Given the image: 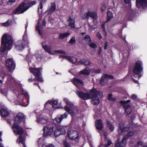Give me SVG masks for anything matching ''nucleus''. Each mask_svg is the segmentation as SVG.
Returning a JSON list of instances; mask_svg holds the SVG:
<instances>
[{
	"label": "nucleus",
	"mask_w": 147,
	"mask_h": 147,
	"mask_svg": "<svg viewBox=\"0 0 147 147\" xmlns=\"http://www.w3.org/2000/svg\"><path fill=\"white\" fill-rule=\"evenodd\" d=\"M42 45L44 50L50 54L54 55L57 53L66 54V52L63 50H54L51 46H47L45 42L42 43Z\"/></svg>",
	"instance_id": "nucleus-10"
},
{
	"label": "nucleus",
	"mask_w": 147,
	"mask_h": 147,
	"mask_svg": "<svg viewBox=\"0 0 147 147\" xmlns=\"http://www.w3.org/2000/svg\"><path fill=\"white\" fill-rule=\"evenodd\" d=\"M57 100H49L45 104V108H48V107L52 106V107L58 108L60 107L57 106Z\"/></svg>",
	"instance_id": "nucleus-18"
},
{
	"label": "nucleus",
	"mask_w": 147,
	"mask_h": 147,
	"mask_svg": "<svg viewBox=\"0 0 147 147\" xmlns=\"http://www.w3.org/2000/svg\"><path fill=\"white\" fill-rule=\"evenodd\" d=\"M95 126L98 131L100 134L101 137L104 136L105 138V142L107 143L105 144V147H107L111 144V141L109 139L107 138V133L106 132H104L102 130L103 128L102 122L100 119L97 120L95 121Z\"/></svg>",
	"instance_id": "nucleus-6"
},
{
	"label": "nucleus",
	"mask_w": 147,
	"mask_h": 147,
	"mask_svg": "<svg viewBox=\"0 0 147 147\" xmlns=\"http://www.w3.org/2000/svg\"><path fill=\"white\" fill-rule=\"evenodd\" d=\"M67 137L70 140L77 142L78 141L79 136L78 132L76 130H71L67 133Z\"/></svg>",
	"instance_id": "nucleus-12"
},
{
	"label": "nucleus",
	"mask_w": 147,
	"mask_h": 147,
	"mask_svg": "<svg viewBox=\"0 0 147 147\" xmlns=\"http://www.w3.org/2000/svg\"><path fill=\"white\" fill-rule=\"evenodd\" d=\"M36 122L38 124H46L48 121V119L46 117H43L40 115L36 116Z\"/></svg>",
	"instance_id": "nucleus-20"
},
{
	"label": "nucleus",
	"mask_w": 147,
	"mask_h": 147,
	"mask_svg": "<svg viewBox=\"0 0 147 147\" xmlns=\"http://www.w3.org/2000/svg\"><path fill=\"white\" fill-rule=\"evenodd\" d=\"M113 78V76L111 75L105 74L101 78L100 83L102 84L105 80L111 79Z\"/></svg>",
	"instance_id": "nucleus-30"
},
{
	"label": "nucleus",
	"mask_w": 147,
	"mask_h": 147,
	"mask_svg": "<svg viewBox=\"0 0 147 147\" xmlns=\"http://www.w3.org/2000/svg\"><path fill=\"white\" fill-rule=\"evenodd\" d=\"M142 63L140 61H137L133 70V75L134 77L138 79L142 76L141 74L143 69L142 66Z\"/></svg>",
	"instance_id": "nucleus-9"
},
{
	"label": "nucleus",
	"mask_w": 147,
	"mask_h": 147,
	"mask_svg": "<svg viewBox=\"0 0 147 147\" xmlns=\"http://www.w3.org/2000/svg\"><path fill=\"white\" fill-rule=\"evenodd\" d=\"M72 82L75 86L78 88H80V86L83 85V82L80 80L76 78H73Z\"/></svg>",
	"instance_id": "nucleus-25"
},
{
	"label": "nucleus",
	"mask_w": 147,
	"mask_h": 147,
	"mask_svg": "<svg viewBox=\"0 0 147 147\" xmlns=\"http://www.w3.org/2000/svg\"><path fill=\"white\" fill-rule=\"evenodd\" d=\"M63 101L66 103L67 105L70 107V108H69L67 106H65V111L69 112L72 116L77 113L76 107L74 106L71 102L66 98H64Z\"/></svg>",
	"instance_id": "nucleus-8"
},
{
	"label": "nucleus",
	"mask_w": 147,
	"mask_h": 147,
	"mask_svg": "<svg viewBox=\"0 0 147 147\" xmlns=\"http://www.w3.org/2000/svg\"><path fill=\"white\" fill-rule=\"evenodd\" d=\"M130 100H128L126 101H121L120 103L122 104L125 109V112L127 115H129L131 111V109L130 106L128 104V102H129Z\"/></svg>",
	"instance_id": "nucleus-17"
},
{
	"label": "nucleus",
	"mask_w": 147,
	"mask_h": 147,
	"mask_svg": "<svg viewBox=\"0 0 147 147\" xmlns=\"http://www.w3.org/2000/svg\"><path fill=\"white\" fill-rule=\"evenodd\" d=\"M68 114L66 113H64L63 115L57 116L53 120V122L54 123H60L61 122L62 119L67 117Z\"/></svg>",
	"instance_id": "nucleus-22"
},
{
	"label": "nucleus",
	"mask_w": 147,
	"mask_h": 147,
	"mask_svg": "<svg viewBox=\"0 0 147 147\" xmlns=\"http://www.w3.org/2000/svg\"><path fill=\"white\" fill-rule=\"evenodd\" d=\"M46 2V0H41L40 1L38 9V12L39 14H40L42 13L43 5Z\"/></svg>",
	"instance_id": "nucleus-31"
},
{
	"label": "nucleus",
	"mask_w": 147,
	"mask_h": 147,
	"mask_svg": "<svg viewBox=\"0 0 147 147\" xmlns=\"http://www.w3.org/2000/svg\"><path fill=\"white\" fill-rule=\"evenodd\" d=\"M136 5L138 8L142 6L143 8H144L147 7V0H136Z\"/></svg>",
	"instance_id": "nucleus-21"
},
{
	"label": "nucleus",
	"mask_w": 147,
	"mask_h": 147,
	"mask_svg": "<svg viewBox=\"0 0 147 147\" xmlns=\"http://www.w3.org/2000/svg\"><path fill=\"white\" fill-rule=\"evenodd\" d=\"M70 34L69 32L61 33L59 34V37L60 39H63L69 35Z\"/></svg>",
	"instance_id": "nucleus-34"
},
{
	"label": "nucleus",
	"mask_w": 147,
	"mask_h": 147,
	"mask_svg": "<svg viewBox=\"0 0 147 147\" xmlns=\"http://www.w3.org/2000/svg\"><path fill=\"white\" fill-rule=\"evenodd\" d=\"M143 144L142 142V141H139L137 143V146H138L141 145H142Z\"/></svg>",
	"instance_id": "nucleus-54"
},
{
	"label": "nucleus",
	"mask_w": 147,
	"mask_h": 147,
	"mask_svg": "<svg viewBox=\"0 0 147 147\" xmlns=\"http://www.w3.org/2000/svg\"><path fill=\"white\" fill-rule=\"evenodd\" d=\"M80 62L85 65H88L90 64L89 61L85 59H83L80 60Z\"/></svg>",
	"instance_id": "nucleus-36"
},
{
	"label": "nucleus",
	"mask_w": 147,
	"mask_h": 147,
	"mask_svg": "<svg viewBox=\"0 0 147 147\" xmlns=\"http://www.w3.org/2000/svg\"><path fill=\"white\" fill-rule=\"evenodd\" d=\"M7 89L6 88H3L0 90V92L2 94L4 95H6L7 92Z\"/></svg>",
	"instance_id": "nucleus-39"
},
{
	"label": "nucleus",
	"mask_w": 147,
	"mask_h": 147,
	"mask_svg": "<svg viewBox=\"0 0 147 147\" xmlns=\"http://www.w3.org/2000/svg\"><path fill=\"white\" fill-rule=\"evenodd\" d=\"M6 76L5 73L3 71H2L0 73V77L2 79H4Z\"/></svg>",
	"instance_id": "nucleus-45"
},
{
	"label": "nucleus",
	"mask_w": 147,
	"mask_h": 147,
	"mask_svg": "<svg viewBox=\"0 0 147 147\" xmlns=\"http://www.w3.org/2000/svg\"><path fill=\"white\" fill-rule=\"evenodd\" d=\"M59 130L61 134H65L66 133V130L65 128H66L65 127L63 126H60L59 127Z\"/></svg>",
	"instance_id": "nucleus-35"
},
{
	"label": "nucleus",
	"mask_w": 147,
	"mask_h": 147,
	"mask_svg": "<svg viewBox=\"0 0 147 147\" xmlns=\"http://www.w3.org/2000/svg\"><path fill=\"white\" fill-rule=\"evenodd\" d=\"M134 82L136 83H138V81L137 80H135L133 79Z\"/></svg>",
	"instance_id": "nucleus-59"
},
{
	"label": "nucleus",
	"mask_w": 147,
	"mask_h": 147,
	"mask_svg": "<svg viewBox=\"0 0 147 147\" xmlns=\"http://www.w3.org/2000/svg\"><path fill=\"white\" fill-rule=\"evenodd\" d=\"M107 124L110 130L111 131H113L114 129V126L112 125L109 121H107Z\"/></svg>",
	"instance_id": "nucleus-38"
},
{
	"label": "nucleus",
	"mask_w": 147,
	"mask_h": 147,
	"mask_svg": "<svg viewBox=\"0 0 147 147\" xmlns=\"http://www.w3.org/2000/svg\"><path fill=\"white\" fill-rule=\"evenodd\" d=\"M15 1V0H9V1L7 2V4L8 5H10L11 4L13 3H14Z\"/></svg>",
	"instance_id": "nucleus-50"
},
{
	"label": "nucleus",
	"mask_w": 147,
	"mask_h": 147,
	"mask_svg": "<svg viewBox=\"0 0 147 147\" xmlns=\"http://www.w3.org/2000/svg\"><path fill=\"white\" fill-rule=\"evenodd\" d=\"M89 43V46L93 49H96L97 47L96 45L94 43L90 42Z\"/></svg>",
	"instance_id": "nucleus-43"
},
{
	"label": "nucleus",
	"mask_w": 147,
	"mask_h": 147,
	"mask_svg": "<svg viewBox=\"0 0 147 147\" xmlns=\"http://www.w3.org/2000/svg\"><path fill=\"white\" fill-rule=\"evenodd\" d=\"M89 17H91L95 20L97 19V16L96 13L92 12H87L86 14V18L88 19Z\"/></svg>",
	"instance_id": "nucleus-27"
},
{
	"label": "nucleus",
	"mask_w": 147,
	"mask_h": 147,
	"mask_svg": "<svg viewBox=\"0 0 147 147\" xmlns=\"http://www.w3.org/2000/svg\"><path fill=\"white\" fill-rule=\"evenodd\" d=\"M90 69L88 67H86L83 70L80 72V74L88 75L90 73Z\"/></svg>",
	"instance_id": "nucleus-32"
},
{
	"label": "nucleus",
	"mask_w": 147,
	"mask_h": 147,
	"mask_svg": "<svg viewBox=\"0 0 147 147\" xmlns=\"http://www.w3.org/2000/svg\"><path fill=\"white\" fill-rule=\"evenodd\" d=\"M107 20L106 22L102 23V28L103 29V33L105 36H106L107 35V34L105 28V25L107 22L111 20V19L112 18L113 16L112 12L110 11H108L107 12Z\"/></svg>",
	"instance_id": "nucleus-19"
},
{
	"label": "nucleus",
	"mask_w": 147,
	"mask_h": 147,
	"mask_svg": "<svg viewBox=\"0 0 147 147\" xmlns=\"http://www.w3.org/2000/svg\"><path fill=\"white\" fill-rule=\"evenodd\" d=\"M134 134V132L133 131H129L128 132L126 136L127 137H130L133 136Z\"/></svg>",
	"instance_id": "nucleus-46"
},
{
	"label": "nucleus",
	"mask_w": 147,
	"mask_h": 147,
	"mask_svg": "<svg viewBox=\"0 0 147 147\" xmlns=\"http://www.w3.org/2000/svg\"><path fill=\"white\" fill-rule=\"evenodd\" d=\"M67 22L68 23V26L70 27L71 29H74L75 28V22L74 19L71 18L70 17L69 19L67 20Z\"/></svg>",
	"instance_id": "nucleus-28"
},
{
	"label": "nucleus",
	"mask_w": 147,
	"mask_h": 147,
	"mask_svg": "<svg viewBox=\"0 0 147 147\" xmlns=\"http://www.w3.org/2000/svg\"><path fill=\"white\" fill-rule=\"evenodd\" d=\"M89 144L90 146L91 147H92V144L91 142H89Z\"/></svg>",
	"instance_id": "nucleus-63"
},
{
	"label": "nucleus",
	"mask_w": 147,
	"mask_h": 147,
	"mask_svg": "<svg viewBox=\"0 0 147 147\" xmlns=\"http://www.w3.org/2000/svg\"><path fill=\"white\" fill-rule=\"evenodd\" d=\"M28 43V41L27 39V35L25 32L23 36V40H19L16 43V49L19 51L22 50L27 46Z\"/></svg>",
	"instance_id": "nucleus-7"
},
{
	"label": "nucleus",
	"mask_w": 147,
	"mask_h": 147,
	"mask_svg": "<svg viewBox=\"0 0 147 147\" xmlns=\"http://www.w3.org/2000/svg\"><path fill=\"white\" fill-rule=\"evenodd\" d=\"M84 39L86 42L88 43H89L91 42V39L90 38L89 36L88 35H86L84 38Z\"/></svg>",
	"instance_id": "nucleus-41"
},
{
	"label": "nucleus",
	"mask_w": 147,
	"mask_h": 147,
	"mask_svg": "<svg viewBox=\"0 0 147 147\" xmlns=\"http://www.w3.org/2000/svg\"><path fill=\"white\" fill-rule=\"evenodd\" d=\"M11 23V20H8L6 22L2 23V25L3 26L6 27L8 26Z\"/></svg>",
	"instance_id": "nucleus-42"
},
{
	"label": "nucleus",
	"mask_w": 147,
	"mask_h": 147,
	"mask_svg": "<svg viewBox=\"0 0 147 147\" xmlns=\"http://www.w3.org/2000/svg\"><path fill=\"white\" fill-rule=\"evenodd\" d=\"M54 134L56 137H57L61 134L60 130H59V127L55 130L54 132Z\"/></svg>",
	"instance_id": "nucleus-37"
},
{
	"label": "nucleus",
	"mask_w": 147,
	"mask_h": 147,
	"mask_svg": "<svg viewBox=\"0 0 147 147\" xmlns=\"http://www.w3.org/2000/svg\"><path fill=\"white\" fill-rule=\"evenodd\" d=\"M124 2L127 4H129L131 0H124Z\"/></svg>",
	"instance_id": "nucleus-57"
},
{
	"label": "nucleus",
	"mask_w": 147,
	"mask_h": 147,
	"mask_svg": "<svg viewBox=\"0 0 147 147\" xmlns=\"http://www.w3.org/2000/svg\"><path fill=\"white\" fill-rule=\"evenodd\" d=\"M60 58H63L66 59L71 63H75L77 61V59L74 57H70L66 55L62 56L60 55Z\"/></svg>",
	"instance_id": "nucleus-23"
},
{
	"label": "nucleus",
	"mask_w": 147,
	"mask_h": 147,
	"mask_svg": "<svg viewBox=\"0 0 147 147\" xmlns=\"http://www.w3.org/2000/svg\"><path fill=\"white\" fill-rule=\"evenodd\" d=\"M0 147H4L2 144L0 143Z\"/></svg>",
	"instance_id": "nucleus-62"
},
{
	"label": "nucleus",
	"mask_w": 147,
	"mask_h": 147,
	"mask_svg": "<svg viewBox=\"0 0 147 147\" xmlns=\"http://www.w3.org/2000/svg\"><path fill=\"white\" fill-rule=\"evenodd\" d=\"M43 136L44 137H47L51 136L54 133L53 127L46 126L43 129Z\"/></svg>",
	"instance_id": "nucleus-15"
},
{
	"label": "nucleus",
	"mask_w": 147,
	"mask_h": 147,
	"mask_svg": "<svg viewBox=\"0 0 147 147\" xmlns=\"http://www.w3.org/2000/svg\"><path fill=\"white\" fill-rule=\"evenodd\" d=\"M18 93L19 95L17 96V100L19 104H21L24 107L27 106L29 102V96L28 93L21 87H20Z\"/></svg>",
	"instance_id": "nucleus-4"
},
{
	"label": "nucleus",
	"mask_w": 147,
	"mask_h": 147,
	"mask_svg": "<svg viewBox=\"0 0 147 147\" xmlns=\"http://www.w3.org/2000/svg\"><path fill=\"white\" fill-rule=\"evenodd\" d=\"M45 22L44 20H42L41 18L40 17H39L38 22L36 26V30L38 31V33L40 35L42 34V26L45 25Z\"/></svg>",
	"instance_id": "nucleus-16"
},
{
	"label": "nucleus",
	"mask_w": 147,
	"mask_h": 147,
	"mask_svg": "<svg viewBox=\"0 0 147 147\" xmlns=\"http://www.w3.org/2000/svg\"><path fill=\"white\" fill-rule=\"evenodd\" d=\"M119 127L121 132H124L129 130L130 128L129 127L125 126L123 123L119 124Z\"/></svg>",
	"instance_id": "nucleus-26"
},
{
	"label": "nucleus",
	"mask_w": 147,
	"mask_h": 147,
	"mask_svg": "<svg viewBox=\"0 0 147 147\" xmlns=\"http://www.w3.org/2000/svg\"><path fill=\"white\" fill-rule=\"evenodd\" d=\"M101 52V48L100 47L99 48L98 50V54L100 55Z\"/></svg>",
	"instance_id": "nucleus-56"
},
{
	"label": "nucleus",
	"mask_w": 147,
	"mask_h": 147,
	"mask_svg": "<svg viewBox=\"0 0 147 147\" xmlns=\"http://www.w3.org/2000/svg\"><path fill=\"white\" fill-rule=\"evenodd\" d=\"M0 82L1 83H2V82H3V81L2 80H0Z\"/></svg>",
	"instance_id": "nucleus-64"
},
{
	"label": "nucleus",
	"mask_w": 147,
	"mask_h": 147,
	"mask_svg": "<svg viewBox=\"0 0 147 147\" xmlns=\"http://www.w3.org/2000/svg\"><path fill=\"white\" fill-rule=\"evenodd\" d=\"M101 70L100 69H98L97 70H96L95 71V72L96 73H101Z\"/></svg>",
	"instance_id": "nucleus-55"
},
{
	"label": "nucleus",
	"mask_w": 147,
	"mask_h": 147,
	"mask_svg": "<svg viewBox=\"0 0 147 147\" xmlns=\"http://www.w3.org/2000/svg\"><path fill=\"white\" fill-rule=\"evenodd\" d=\"M120 140L118 139L117 141H116L115 144V147H124L126 141V138L124 137L122 140L119 143Z\"/></svg>",
	"instance_id": "nucleus-24"
},
{
	"label": "nucleus",
	"mask_w": 147,
	"mask_h": 147,
	"mask_svg": "<svg viewBox=\"0 0 147 147\" xmlns=\"http://www.w3.org/2000/svg\"><path fill=\"white\" fill-rule=\"evenodd\" d=\"M112 95L111 94H109L108 96V99L109 100L111 101H115V99L114 98L112 97Z\"/></svg>",
	"instance_id": "nucleus-44"
},
{
	"label": "nucleus",
	"mask_w": 147,
	"mask_h": 147,
	"mask_svg": "<svg viewBox=\"0 0 147 147\" xmlns=\"http://www.w3.org/2000/svg\"><path fill=\"white\" fill-rule=\"evenodd\" d=\"M7 122L8 123H9L10 125L11 123V120H7Z\"/></svg>",
	"instance_id": "nucleus-60"
},
{
	"label": "nucleus",
	"mask_w": 147,
	"mask_h": 147,
	"mask_svg": "<svg viewBox=\"0 0 147 147\" xmlns=\"http://www.w3.org/2000/svg\"><path fill=\"white\" fill-rule=\"evenodd\" d=\"M96 36L99 39H101L102 38V36L99 32L97 33L96 35Z\"/></svg>",
	"instance_id": "nucleus-49"
},
{
	"label": "nucleus",
	"mask_w": 147,
	"mask_h": 147,
	"mask_svg": "<svg viewBox=\"0 0 147 147\" xmlns=\"http://www.w3.org/2000/svg\"><path fill=\"white\" fill-rule=\"evenodd\" d=\"M106 5H104L103 6H102L101 7L100 9L101 11H104L105 9Z\"/></svg>",
	"instance_id": "nucleus-53"
},
{
	"label": "nucleus",
	"mask_w": 147,
	"mask_h": 147,
	"mask_svg": "<svg viewBox=\"0 0 147 147\" xmlns=\"http://www.w3.org/2000/svg\"><path fill=\"white\" fill-rule=\"evenodd\" d=\"M36 3V2L34 1L28 3L27 1H26L20 4L19 7L14 10L13 12L16 14L23 13L28 10L30 7Z\"/></svg>",
	"instance_id": "nucleus-5"
},
{
	"label": "nucleus",
	"mask_w": 147,
	"mask_h": 147,
	"mask_svg": "<svg viewBox=\"0 0 147 147\" xmlns=\"http://www.w3.org/2000/svg\"><path fill=\"white\" fill-rule=\"evenodd\" d=\"M0 113L1 116L3 117H6L9 114V111L6 108L1 109Z\"/></svg>",
	"instance_id": "nucleus-29"
},
{
	"label": "nucleus",
	"mask_w": 147,
	"mask_h": 147,
	"mask_svg": "<svg viewBox=\"0 0 147 147\" xmlns=\"http://www.w3.org/2000/svg\"><path fill=\"white\" fill-rule=\"evenodd\" d=\"M64 144L65 146V147H71L67 142L66 141H64Z\"/></svg>",
	"instance_id": "nucleus-51"
},
{
	"label": "nucleus",
	"mask_w": 147,
	"mask_h": 147,
	"mask_svg": "<svg viewBox=\"0 0 147 147\" xmlns=\"http://www.w3.org/2000/svg\"><path fill=\"white\" fill-rule=\"evenodd\" d=\"M108 45V42L107 41H106L105 43V46H104V49H107V46Z\"/></svg>",
	"instance_id": "nucleus-52"
},
{
	"label": "nucleus",
	"mask_w": 147,
	"mask_h": 147,
	"mask_svg": "<svg viewBox=\"0 0 147 147\" xmlns=\"http://www.w3.org/2000/svg\"><path fill=\"white\" fill-rule=\"evenodd\" d=\"M4 3V2L3 1H2V2L0 3V5H2Z\"/></svg>",
	"instance_id": "nucleus-61"
},
{
	"label": "nucleus",
	"mask_w": 147,
	"mask_h": 147,
	"mask_svg": "<svg viewBox=\"0 0 147 147\" xmlns=\"http://www.w3.org/2000/svg\"><path fill=\"white\" fill-rule=\"evenodd\" d=\"M13 40L11 36L5 34L2 38V46L0 49V54L4 56V53L7 50H10L11 48Z\"/></svg>",
	"instance_id": "nucleus-3"
},
{
	"label": "nucleus",
	"mask_w": 147,
	"mask_h": 147,
	"mask_svg": "<svg viewBox=\"0 0 147 147\" xmlns=\"http://www.w3.org/2000/svg\"><path fill=\"white\" fill-rule=\"evenodd\" d=\"M76 93L80 98L84 100L92 99L91 102L94 105L99 103V98L103 96L102 92L97 90L95 88L91 89L90 93H84L78 91L76 92Z\"/></svg>",
	"instance_id": "nucleus-1"
},
{
	"label": "nucleus",
	"mask_w": 147,
	"mask_h": 147,
	"mask_svg": "<svg viewBox=\"0 0 147 147\" xmlns=\"http://www.w3.org/2000/svg\"><path fill=\"white\" fill-rule=\"evenodd\" d=\"M6 67L9 72L12 71L15 67V64L13 59L9 58L6 61Z\"/></svg>",
	"instance_id": "nucleus-13"
},
{
	"label": "nucleus",
	"mask_w": 147,
	"mask_h": 147,
	"mask_svg": "<svg viewBox=\"0 0 147 147\" xmlns=\"http://www.w3.org/2000/svg\"><path fill=\"white\" fill-rule=\"evenodd\" d=\"M131 98L134 100L136 99L138 97L137 95H136L135 94H132L131 95Z\"/></svg>",
	"instance_id": "nucleus-48"
},
{
	"label": "nucleus",
	"mask_w": 147,
	"mask_h": 147,
	"mask_svg": "<svg viewBox=\"0 0 147 147\" xmlns=\"http://www.w3.org/2000/svg\"><path fill=\"white\" fill-rule=\"evenodd\" d=\"M38 143L39 147H55L53 144L47 143L43 138H40Z\"/></svg>",
	"instance_id": "nucleus-14"
},
{
	"label": "nucleus",
	"mask_w": 147,
	"mask_h": 147,
	"mask_svg": "<svg viewBox=\"0 0 147 147\" xmlns=\"http://www.w3.org/2000/svg\"><path fill=\"white\" fill-rule=\"evenodd\" d=\"M7 82H9L10 81V83H14L15 82V80L11 76H9L7 80Z\"/></svg>",
	"instance_id": "nucleus-40"
},
{
	"label": "nucleus",
	"mask_w": 147,
	"mask_h": 147,
	"mask_svg": "<svg viewBox=\"0 0 147 147\" xmlns=\"http://www.w3.org/2000/svg\"><path fill=\"white\" fill-rule=\"evenodd\" d=\"M24 119V116L23 114L21 113H18L15 118V122L13 125L12 127L13 132L17 135H19V138L17 140V142L19 143L23 144V147H26L24 144L25 139L22 137L23 134V129L21 127L16 123L21 122Z\"/></svg>",
	"instance_id": "nucleus-2"
},
{
	"label": "nucleus",
	"mask_w": 147,
	"mask_h": 147,
	"mask_svg": "<svg viewBox=\"0 0 147 147\" xmlns=\"http://www.w3.org/2000/svg\"><path fill=\"white\" fill-rule=\"evenodd\" d=\"M56 9V6L55 3H52L51 4V7L47 11L49 13H53Z\"/></svg>",
	"instance_id": "nucleus-33"
},
{
	"label": "nucleus",
	"mask_w": 147,
	"mask_h": 147,
	"mask_svg": "<svg viewBox=\"0 0 147 147\" xmlns=\"http://www.w3.org/2000/svg\"><path fill=\"white\" fill-rule=\"evenodd\" d=\"M40 69H41L40 68H36L30 67L29 68L30 71L33 73L37 80L38 82H42L43 81V80L41 77L40 71Z\"/></svg>",
	"instance_id": "nucleus-11"
},
{
	"label": "nucleus",
	"mask_w": 147,
	"mask_h": 147,
	"mask_svg": "<svg viewBox=\"0 0 147 147\" xmlns=\"http://www.w3.org/2000/svg\"><path fill=\"white\" fill-rule=\"evenodd\" d=\"M33 80L32 78H31L28 79V81L29 82H31Z\"/></svg>",
	"instance_id": "nucleus-58"
},
{
	"label": "nucleus",
	"mask_w": 147,
	"mask_h": 147,
	"mask_svg": "<svg viewBox=\"0 0 147 147\" xmlns=\"http://www.w3.org/2000/svg\"><path fill=\"white\" fill-rule=\"evenodd\" d=\"M69 43L73 44H75V43L76 41L75 39V38L74 37H73L69 41Z\"/></svg>",
	"instance_id": "nucleus-47"
}]
</instances>
